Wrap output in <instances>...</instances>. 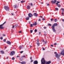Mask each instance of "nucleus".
Here are the masks:
<instances>
[{
    "label": "nucleus",
    "mask_w": 64,
    "mask_h": 64,
    "mask_svg": "<svg viewBox=\"0 0 64 64\" xmlns=\"http://www.w3.org/2000/svg\"><path fill=\"white\" fill-rule=\"evenodd\" d=\"M45 60L44 59V58H42L41 60V64H50L51 63V61H50L47 62H45Z\"/></svg>",
    "instance_id": "obj_1"
},
{
    "label": "nucleus",
    "mask_w": 64,
    "mask_h": 64,
    "mask_svg": "<svg viewBox=\"0 0 64 64\" xmlns=\"http://www.w3.org/2000/svg\"><path fill=\"white\" fill-rule=\"evenodd\" d=\"M57 24L55 23L52 26V28L53 30V32H56V31L55 29V26H57Z\"/></svg>",
    "instance_id": "obj_2"
},
{
    "label": "nucleus",
    "mask_w": 64,
    "mask_h": 64,
    "mask_svg": "<svg viewBox=\"0 0 64 64\" xmlns=\"http://www.w3.org/2000/svg\"><path fill=\"white\" fill-rule=\"evenodd\" d=\"M15 52L14 51H12L10 53V56H13L15 55Z\"/></svg>",
    "instance_id": "obj_3"
},
{
    "label": "nucleus",
    "mask_w": 64,
    "mask_h": 64,
    "mask_svg": "<svg viewBox=\"0 0 64 64\" xmlns=\"http://www.w3.org/2000/svg\"><path fill=\"white\" fill-rule=\"evenodd\" d=\"M4 9H5L6 11H8L9 10V8L8 6H4Z\"/></svg>",
    "instance_id": "obj_4"
},
{
    "label": "nucleus",
    "mask_w": 64,
    "mask_h": 64,
    "mask_svg": "<svg viewBox=\"0 0 64 64\" xmlns=\"http://www.w3.org/2000/svg\"><path fill=\"white\" fill-rule=\"evenodd\" d=\"M14 8H18L19 7V4H15L14 5Z\"/></svg>",
    "instance_id": "obj_5"
},
{
    "label": "nucleus",
    "mask_w": 64,
    "mask_h": 64,
    "mask_svg": "<svg viewBox=\"0 0 64 64\" xmlns=\"http://www.w3.org/2000/svg\"><path fill=\"white\" fill-rule=\"evenodd\" d=\"M28 16L30 18H31V17H32L33 16V15L31 13H30L28 14Z\"/></svg>",
    "instance_id": "obj_6"
},
{
    "label": "nucleus",
    "mask_w": 64,
    "mask_h": 64,
    "mask_svg": "<svg viewBox=\"0 0 64 64\" xmlns=\"http://www.w3.org/2000/svg\"><path fill=\"white\" fill-rule=\"evenodd\" d=\"M60 54V55H62L64 56V50H62V51L61 52Z\"/></svg>",
    "instance_id": "obj_7"
},
{
    "label": "nucleus",
    "mask_w": 64,
    "mask_h": 64,
    "mask_svg": "<svg viewBox=\"0 0 64 64\" xmlns=\"http://www.w3.org/2000/svg\"><path fill=\"white\" fill-rule=\"evenodd\" d=\"M55 56L56 58H59L60 56H59L58 54H56L55 55Z\"/></svg>",
    "instance_id": "obj_8"
},
{
    "label": "nucleus",
    "mask_w": 64,
    "mask_h": 64,
    "mask_svg": "<svg viewBox=\"0 0 64 64\" xmlns=\"http://www.w3.org/2000/svg\"><path fill=\"white\" fill-rule=\"evenodd\" d=\"M56 2L57 0H52L51 1L52 4H54V3H55Z\"/></svg>",
    "instance_id": "obj_9"
},
{
    "label": "nucleus",
    "mask_w": 64,
    "mask_h": 64,
    "mask_svg": "<svg viewBox=\"0 0 64 64\" xmlns=\"http://www.w3.org/2000/svg\"><path fill=\"white\" fill-rule=\"evenodd\" d=\"M38 62L37 60H35L34 62V64H38Z\"/></svg>",
    "instance_id": "obj_10"
},
{
    "label": "nucleus",
    "mask_w": 64,
    "mask_h": 64,
    "mask_svg": "<svg viewBox=\"0 0 64 64\" xmlns=\"http://www.w3.org/2000/svg\"><path fill=\"white\" fill-rule=\"evenodd\" d=\"M32 25H34V26H36L37 25V22H34V23H33L32 24Z\"/></svg>",
    "instance_id": "obj_11"
},
{
    "label": "nucleus",
    "mask_w": 64,
    "mask_h": 64,
    "mask_svg": "<svg viewBox=\"0 0 64 64\" xmlns=\"http://www.w3.org/2000/svg\"><path fill=\"white\" fill-rule=\"evenodd\" d=\"M6 43H7L8 44H9V45H10L11 44V42L9 41H7L6 42Z\"/></svg>",
    "instance_id": "obj_12"
},
{
    "label": "nucleus",
    "mask_w": 64,
    "mask_h": 64,
    "mask_svg": "<svg viewBox=\"0 0 64 64\" xmlns=\"http://www.w3.org/2000/svg\"><path fill=\"white\" fill-rule=\"evenodd\" d=\"M22 64H26V62L25 61H22L21 62Z\"/></svg>",
    "instance_id": "obj_13"
},
{
    "label": "nucleus",
    "mask_w": 64,
    "mask_h": 64,
    "mask_svg": "<svg viewBox=\"0 0 64 64\" xmlns=\"http://www.w3.org/2000/svg\"><path fill=\"white\" fill-rule=\"evenodd\" d=\"M3 24H2L0 25V29H3Z\"/></svg>",
    "instance_id": "obj_14"
},
{
    "label": "nucleus",
    "mask_w": 64,
    "mask_h": 64,
    "mask_svg": "<svg viewBox=\"0 0 64 64\" xmlns=\"http://www.w3.org/2000/svg\"><path fill=\"white\" fill-rule=\"evenodd\" d=\"M34 15L35 16H36V17H37L38 16V14H37L36 13H34Z\"/></svg>",
    "instance_id": "obj_15"
},
{
    "label": "nucleus",
    "mask_w": 64,
    "mask_h": 64,
    "mask_svg": "<svg viewBox=\"0 0 64 64\" xmlns=\"http://www.w3.org/2000/svg\"><path fill=\"white\" fill-rule=\"evenodd\" d=\"M26 8L28 9L29 10L30 9V6H27Z\"/></svg>",
    "instance_id": "obj_16"
},
{
    "label": "nucleus",
    "mask_w": 64,
    "mask_h": 64,
    "mask_svg": "<svg viewBox=\"0 0 64 64\" xmlns=\"http://www.w3.org/2000/svg\"><path fill=\"white\" fill-rule=\"evenodd\" d=\"M0 53H1L2 54H4V52L3 51H0Z\"/></svg>",
    "instance_id": "obj_17"
},
{
    "label": "nucleus",
    "mask_w": 64,
    "mask_h": 64,
    "mask_svg": "<svg viewBox=\"0 0 64 64\" xmlns=\"http://www.w3.org/2000/svg\"><path fill=\"white\" fill-rule=\"evenodd\" d=\"M26 20H29V17H28L26 18Z\"/></svg>",
    "instance_id": "obj_18"
},
{
    "label": "nucleus",
    "mask_w": 64,
    "mask_h": 64,
    "mask_svg": "<svg viewBox=\"0 0 64 64\" xmlns=\"http://www.w3.org/2000/svg\"><path fill=\"white\" fill-rule=\"evenodd\" d=\"M61 11L62 12H64V8H62L61 9Z\"/></svg>",
    "instance_id": "obj_19"
},
{
    "label": "nucleus",
    "mask_w": 64,
    "mask_h": 64,
    "mask_svg": "<svg viewBox=\"0 0 64 64\" xmlns=\"http://www.w3.org/2000/svg\"><path fill=\"white\" fill-rule=\"evenodd\" d=\"M36 44H37L38 46H39L40 45V43H39L36 42Z\"/></svg>",
    "instance_id": "obj_20"
},
{
    "label": "nucleus",
    "mask_w": 64,
    "mask_h": 64,
    "mask_svg": "<svg viewBox=\"0 0 64 64\" xmlns=\"http://www.w3.org/2000/svg\"><path fill=\"white\" fill-rule=\"evenodd\" d=\"M58 3H60V2L57 1V3H56V5H58Z\"/></svg>",
    "instance_id": "obj_21"
},
{
    "label": "nucleus",
    "mask_w": 64,
    "mask_h": 64,
    "mask_svg": "<svg viewBox=\"0 0 64 64\" xmlns=\"http://www.w3.org/2000/svg\"><path fill=\"white\" fill-rule=\"evenodd\" d=\"M57 5V6L58 7H61V5L60 4H58V5Z\"/></svg>",
    "instance_id": "obj_22"
},
{
    "label": "nucleus",
    "mask_w": 64,
    "mask_h": 64,
    "mask_svg": "<svg viewBox=\"0 0 64 64\" xmlns=\"http://www.w3.org/2000/svg\"><path fill=\"white\" fill-rule=\"evenodd\" d=\"M21 3H24L25 2V1L24 0H22L21 2Z\"/></svg>",
    "instance_id": "obj_23"
},
{
    "label": "nucleus",
    "mask_w": 64,
    "mask_h": 64,
    "mask_svg": "<svg viewBox=\"0 0 64 64\" xmlns=\"http://www.w3.org/2000/svg\"><path fill=\"white\" fill-rule=\"evenodd\" d=\"M48 26H52V24H48Z\"/></svg>",
    "instance_id": "obj_24"
},
{
    "label": "nucleus",
    "mask_w": 64,
    "mask_h": 64,
    "mask_svg": "<svg viewBox=\"0 0 64 64\" xmlns=\"http://www.w3.org/2000/svg\"><path fill=\"white\" fill-rule=\"evenodd\" d=\"M51 21H53L54 20V19L53 18H51L50 19Z\"/></svg>",
    "instance_id": "obj_25"
},
{
    "label": "nucleus",
    "mask_w": 64,
    "mask_h": 64,
    "mask_svg": "<svg viewBox=\"0 0 64 64\" xmlns=\"http://www.w3.org/2000/svg\"><path fill=\"white\" fill-rule=\"evenodd\" d=\"M56 11H58V8H56Z\"/></svg>",
    "instance_id": "obj_26"
},
{
    "label": "nucleus",
    "mask_w": 64,
    "mask_h": 64,
    "mask_svg": "<svg viewBox=\"0 0 64 64\" xmlns=\"http://www.w3.org/2000/svg\"><path fill=\"white\" fill-rule=\"evenodd\" d=\"M19 48H20V49H22V46H20L19 47Z\"/></svg>",
    "instance_id": "obj_27"
},
{
    "label": "nucleus",
    "mask_w": 64,
    "mask_h": 64,
    "mask_svg": "<svg viewBox=\"0 0 64 64\" xmlns=\"http://www.w3.org/2000/svg\"><path fill=\"white\" fill-rule=\"evenodd\" d=\"M46 43H47V42L46 41L44 42V44H46Z\"/></svg>",
    "instance_id": "obj_28"
},
{
    "label": "nucleus",
    "mask_w": 64,
    "mask_h": 64,
    "mask_svg": "<svg viewBox=\"0 0 64 64\" xmlns=\"http://www.w3.org/2000/svg\"><path fill=\"white\" fill-rule=\"evenodd\" d=\"M18 26V24H16L15 26V27L16 28V27H17Z\"/></svg>",
    "instance_id": "obj_29"
},
{
    "label": "nucleus",
    "mask_w": 64,
    "mask_h": 64,
    "mask_svg": "<svg viewBox=\"0 0 64 64\" xmlns=\"http://www.w3.org/2000/svg\"><path fill=\"white\" fill-rule=\"evenodd\" d=\"M30 26L31 27H33V24H31Z\"/></svg>",
    "instance_id": "obj_30"
},
{
    "label": "nucleus",
    "mask_w": 64,
    "mask_h": 64,
    "mask_svg": "<svg viewBox=\"0 0 64 64\" xmlns=\"http://www.w3.org/2000/svg\"><path fill=\"white\" fill-rule=\"evenodd\" d=\"M56 20H57V19H55L54 20V22H56Z\"/></svg>",
    "instance_id": "obj_31"
},
{
    "label": "nucleus",
    "mask_w": 64,
    "mask_h": 64,
    "mask_svg": "<svg viewBox=\"0 0 64 64\" xmlns=\"http://www.w3.org/2000/svg\"><path fill=\"white\" fill-rule=\"evenodd\" d=\"M3 41L4 42H6V39H4L3 40Z\"/></svg>",
    "instance_id": "obj_32"
},
{
    "label": "nucleus",
    "mask_w": 64,
    "mask_h": 64,
    "mask_svg": "<svg viewBox=\"0 0 64 64\" xmlns=\"http://www.w3.org/2000/svg\"><path fill=\"white\" fill-rule=\"evenodd\" d=\"M39 39L38 38L37 39V42H39Z\"/></svg>",
    "instance_id": "obj_33"
},
{
    "label": "nucleus",
    "mask_w": 64,
    "mask_h": 64,
    "mask_svg": "<svg viewBox=\"0 0 64 64\" xmlns=\"http://www.w3.org/2000/svg\"><path fill=\"white\" fill-rule=\"evenodd\" d=\"M0 39L1 40H2V39H3V37L2 36H1L0 37Z\"/></svg>",
    "instance_id": "obj_34"
},
{
    "label": "nucleus",
    "mask_w": 64,
    "mask_h": 64,
    "mask_svg": "<svg viewBox=\"0 0 64 64\" xmlns=\"http://www.w3.org/2000/svg\"><path fill=\"white\" fill-rule=\"evenodd\" d=\"M30 33H32V32H33V30H30Z\"/></svg>",
    "instance_id": "obj_35"
},
{
    "label": "nucleus",
    "mask_w": 64,
    "mask_h": 64,
    "mask_svg": "<svg viewBox=\"0 0 64 64\" xmlns=\"http://www.w3.org/2000/svg\"><path fill=\"white\" fill-rule=\"evenodd\" d=\"M37 30L36 29H35L34 30V32H37Z\"/></svg>",
    "instance_id": "obj_36"
},
{
    "label": "nucleus",
    "mask_w": 64,
    "mask_h": 64,
    "mask_svg": "<svg viewBox=\"0 0 64 64\" xmlns=\"http://www.w3.org/2000/svg\"><path fill=\"white\" fill-rule=\"evenodd\" d=\"M15 59V58L14 57L12 58V60H14Z\"/></svg>",
    "instance_id": "obj_37"
},
{
    "label": "nucleus",
    "mask_w": 64,
    "mask_h": 64,
    "mask_svg": "<svg viewBox=\"0 0 64 64\" xmlns=\"http://www.w3.org/2000/svg\"><path fill=\"white\" fill-rule=\"evenodd\" d=\"M23 60V59L22 58H20V61H22Z\"/></svg>",
    "instance_id": "obj_38"
},
{
    "label": "nucleus",
    "mask_w": 64,
    "mask_h": 64,
    "mask_svg": "<svg viewBox=\"0 0 64 64\" xmlns=\"http://www.w3.org/2000/svg\"><path fill=\"white\" fill-rule=\"evenodd\" d=\"M54 45H57V43H55L54 44Z\"/></svg>",
    "instance_id": "obj_39"
},
{
    "label": "nucleus",
    "mask_w": 64,
    "mask_h": 64,
    "mask_svg": "<svg viewBox=\"0 0 64 64\" xmlns=\"http://www.w3.org/2000/svg\"><path fill=\"white\" fill-rule=\"evenodd\" d=\"M24 52L23 51H21L20 52V53H22Z\"/></svg>",
    "instance_id": "obj_40"
},
{
    "label": "nucleus",
    "mask_w": 64,
    "mask_h": 64,
    "mask_svg": "<svg viewBox=\"0 0 64 64\" xmlns=\"http://www.w3.org/2000/svg\"><path fill=\"white\" fill-rule=\"evenodd\" d=\"M6 21L5 22H4L2 24L4 25V24H5V23H6Z\"/></svg>",
    "instance_id": "obj_41"
},
{
    "label": "nucleus",
    "mask_w": 64,
    "mask_h": 64,
    "mask_svg": "<svg viewBox=\"0 0 64 64\" xmlns=\"http://www.w3.org/2000/svg\"><path fill=\"white\" fill-rule=\"evenodd\" d=\"M33 60H31V62H33Z\"/></svg>",
    "instance_id": "obj_42"
},
{
    "label": "nucleus",
    "mask_w": 64,
    "mask_h": 64,
    "mask_svg": "<svg viewBox=\"0 0 64 64\" xmlns=\"http://www.w3.org/2000/svg\"><path fill=\"white\" fill-rule=\"evenodd\" d=\"M2 35L3 36H6V35H5V34H2Z\"/></svg>",
    "instance_id": "obj_43"
},
{
    "label": "nucleus",
    "mask_w": 64,
    "mask_h": 64,
    "mask_svg": "<svg viewBox=\"0 0 64 64\" xmlns=\"http://www.w3.org/2000/svg\"><path fill=\"white\" fill-rule=\"evenodd\" d=\"M39 34V35H40V34H41V32H39V34Z\"/></svg>",
    "instance_id": "obj_44"
},
{
    "label": "nucleus",
    "mask_w": 64,
    "mask_h": 64,
    "mask_svg": "<svg viewBox=\"0 0 64 64\" xmlns=\"http://www.w3.org/2000/svg\"><path fill=\"white\" fill-rule=\"evenodd\" d=\"M50 46L51 47H53V45H51Z\"/></svg>",
    "instance_id": "obj_45"
},
{
    "label": "nucleus",
    "mask_w": 64,
    "mask_h": 64,
    "mask_svg": "<svg viewBox=\"0 0 64 64\" xmlns=\"http://www.w3.org/2000/svg\"><path fill=\"white\" fill-rule=\"evenodd\" d=\"M30 5L31 6H32V5H33V4H32V3H31V4H30Z\"/></svg>",
    "instance_id": "obj_46"
},
{
    "label": "nucleus",
    "mask_w": 64,
    "mask_h": 64,
    "mask_svg": "<svg viewBox=\"0 0 64 64\" xmlns=\"http://www.w3.org/2000/svg\"><path fill=\"white\" fill-rule=\"evenodd\" d=\"M42 20H45V18H43L42 19Z\"/></svg>",
    "instance_id": "obj_47"
},
{
    "label": "nucleus",
    "mask_w": 64,
    "mask_h": 64,
    "mask_svg": "<svg viewBox=\"0 0 64 64\" xmlns=\"http://www.w3.org/2000/svg\"><path fill=\"white\" fill-rule=\"evenodd\" d=\"M41 20L40 19H39L38 20V21H40Z\"/></svg>",
    "instance_id": "obj_48"
},
{
    "label": "nucleus",
    "mask_w": 64,
    "mask_h": 64,
    "mask_svg": "<svg viewBox=\"0 0 64 64\" xmlns=\"http://www.w3.org/2000/svg\"><path fill=\"white\" fill-rule=\"evenodd\" d=\"M42 49L43 50H45V49L44 48H43Z\"/></svg>",
    "instance_id": "obj_49"
},
{
    "label": "nucleus",
    "mask_w": 64,
    "mask_h": 64,
    "mask_svg": "<svg viewBox=\"0 0 64 64\" xmlns=\"http://www.w3.org/2000/svg\"><path fill=\"white\" fill-rule=\"evenodd\" d=\"M16 57L17 58L18 57H20L19 56H16Z\"/></svg>",
    "instance_id": "obj_50"
},
{
    "label": "nucleus",
    "mask_w": 64,
    "mask_h": 64,
    "mask_svg": "<svg viewBox=\"0 0 64 64\" xmlns=\"http://www.w3.org/2000/svg\"><path fill=\"white\" fill-rule=\"evenodd\" d=\"M62 21H63V22H64V19H62Z\"/></svg>",
    "instance_id": "obj_51"
},
{
    "label": "nucleus",
    "mask_w": 64,
    "mask_h": 64,
    "mask_svg": "<svg viewBox=\"0 0 64 64\" xmlns=\"http://www.w3.org/2000/svg\"><path fill=\"white\" fill-rule=\"evenodd\" d=\"M32 56H31V57H30V60H32Z\"/></svg>",
    "instance_id": "obj_52"
},
{
    "label": "nucleus",
    "mask_w": 64,
    "mask_h": 64,
    "mask_svg": "<svg viewBox=\"0 0 64 64\" xmlns=\"http://www.w3.org/2000/svg\"><path fill=\"white\" fill-rule=\"evenodd\" d=\"M14 26H13V27H12V28L13 29V28H14Z\"/></svg>",
    "instance_id": "obj_53"
},
{
    "label": "nucleus",
    "mask_w": 64,
    "mask_h": 64,
    "mask_svg": "<svg viewBox=\"0 0 64 64\" xmlns=\"http://www.w3.org/2000/svg\"><path fill=\"white\" fill-rule=\"evenodd\" d=\"M63 12H62V15L63 16V14H64Z\"/></svg>",
    "instance_id": "obj_54"
},
{
    "label": "nucleus",
    "mask_w": 64,
    "mask_h": 64,
    "mask_svg": "<svg viewBox=\"0 0 64 64\" xmlns=\"http://www.w3.org/2000/svg\"><path fill=\"white\" fill-rule=\"evenodd\" d=\"M47 6H49V4H47Z\"/></svg>",
    "instance_id": "obj_55"
},
{
    "label": "nucleus",
    "mask_w": 64,
    "mask_h": 64,
    "mask_svg": "<svg viewBox=\"0 0 64 64\" xmlns=\"http://www.w3.org/2000/svg\"><path fill=\"white\" fill-rule=\"evenodd\" d=\"M23 57H25L26 56H23Z\"/></svg>",
    "instance_id": "obj_56"
},
{
    "label": "nucleus",
    "mask_w": 64,
    "mask_h": 64,
    "mask_svg": "<svg viewBox=\"0 0 64 64\" xmlns=\"http://www.w3.org/2000/svg\"><path fill=\"white\" fill-rule=\"evenodd\" d=\"M46 27H44V29H46Z\"/></svg>",
    "instance_id": "obj_57"
},
{
    "label": "nucleus",
    "mask_w": 64,
    "mask_h": 64,
    "mask_svg": "<svg viewBox=\"0 0 64 64\" xmlns=\"http://www.w3.org/2000/svg\"><path fill=\"white\" fill-rule=\"evenodd\" d=\"M40 18H42V16H40Z\"/></svg>",
    "instance_id": "obj_58"
},
{
    "label": "nucleus",
    "mask_w": 64,
    "mask_h": 64,
    "mask_svg": "<svg viewBox=\"0 0 64 64\" xmlns=\"http://www.w3.org/2000/svg\"><path fill=\"white\" fill-rule=\"evenodd\" d=\"M29 22V24H30V22H31L29 21V22Z\"/></svg>",
    "instance_id": "obj_59"
},
{
    "label": "nucleus",
    "mask_w": 64,
    "mask_h": 64,
    "mask_svg": "<svg viewBox=\"0 0 64 64\" xmlns=\"http://www.w3.org/2000/svg\"><path fill=\"white\" fill-rule=\"evenodd\" d=\"M56 53H57V52H54V54H56Z\"/></svg>",
    "instance_id": "obj_60"
},
{
    "label": "nucleus",
    "mask_w": 64,
    "mask_h": 64,
    "mask_svg": "<svg viewBox=\"0 0 64 64\" xmlns=\"http://www.w3.org/2000/svg\"><path fill=\"white\" fill-rule=\"evenodd\" d=\"M42 42H44H44H45V41H44V40H42Z\"/></svg>",
    "instance_id": "obj_61"
},
{
    "label": "nucleus",
    "mask_w": 64,
    "mask_h": 64,
    "mask_svg": "<svg viewBox=\"0 0 64 64\" xmlns=\"http://www.w3.org/2000/svg\"><path fill=\"white\" fill-rule=\"evenodd\" d=\"M19 33H21V31L19 32Z\"/></svg>",
    "instance_id": "obj_62"
},
{
    "label": "nucleus",
    "mask_w": 64,
    "mask_h": 64,
    "mask_svg": "<svg viewBox=\"0 0 64 64\" xmlns=\"http://www.w3.org/2000/svg\"><path fill=\"white\" fill-rule=\"evenodd\" d=\"M44 33H45V34H46V32H44Z\"/></svg>",
    "instance_id": "obj_63"
},
{
    "label": "nucleus",
    "mask_w": 64,
    "mask_h": 64,
    "mask_svg": "<svg viewBox=\"0 0 64 64\" xmlns=\"http://www.w3.org/2000/svg\"><path fill=\"white\" fill-rule=\"evenodd\" d=\"M44 35H45V36H46V34H44Z\"/></svg>",
    "instance_id": "obj_64"
}]
</instances>
